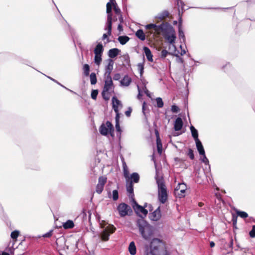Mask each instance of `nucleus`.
Returning <instances> with one entry per match:
<instances>
[{"label": "nucleus", "mask_w": 255, "mask_h": 255, "mask_svg": "<svg viewBox=\"0 0 255 255\" xmlns=\"http://www.w3.org/2000/svg\"><path fill=\"white\" fill-rule=\"evenodd\" d=\"M149 247V249H146L145 255H169L164 248L162 241L159 239H153L150 242Z\"/></svg>", "instance_id": "f257e3e1"}, {"label": "nucleus", "mask_w": 255, "mask_h": 255, "mask_svg": "<svg viewBox=\"0 0 255 255\" xmlns=\"http://www.w3.org/2000/svg\"><path fill=\"white\" fill-rule=\"evenodd\" d=\"M136 225L142 237L146 241H149L153 234L152 227L143 219H138Z\"/></svg>", "instance_id": "f03ea898"}, {"label": "nucleus", "mask_w": 255, "mask_h": 255, "mask_svg": "<svg viewBox=\"0 0 255 255\" xmlns=\"http://www.w3.org/2000/svg\"><path fill=\"white\" fill-rule=\"evenodd\" d=\"M155 179L158 186V200L162 204H164L167 199V190L164 182L162 178H158L157 175L155 177Z\"/></svg>", "instance_id": "7ed1b4c3"}, {"label": "nucleus", "mask_w": 255, "mask_h": 255, "mask_svg": "<svg viewBox=\"0 0 255 255\" xmlns=\"http://www.w3.org/2000/svg\"><path fill=\"white\" fill-rule=\"evenodd\" d=\"M100 133L103 135H107L110 133L111 136H113L114 128L113 124L110 121H107L105 124H102L100 128Z\"/></svg>", "instance_id": "20e7f679"}, {"label": "nucleus", "mask_w": 255, "mask_h": 255, "mask_svg": "<svg viewBox=\"0 0 255 255\" xmlns=\"http://www.w3.org/2000/svg\"><path fill=\"white\" fill-rule=\"evenodd\" d=\"M132 207L138 216L140 217V219H144L148 214V211L145 209L146 206V203L145 204L144 206L139 205L134 199H133Z\"/></svg>", "instance_id": "39448f33"}, {"label": "nucleus", "mask_w": 255, "mask_h": 255, "mask_svg": "<svg viewBox=\"0 0 255 255\" xmlns=\"http://www.w3.org/2000/svg\"><path fill=\"white\" fill-rule=\"evenodd\" d=\"M117 210L121 217H124L127 215H130L132 213L131 207L127 204L122 203L117 207Z\"/></svg>", "instance_id": "423d86ee"}, {"label": "nucleus", "mask_w": 255, "mask_h": 255, "mask_svg": "<svg viewBox=\"0 0 255 255\" xmlns=\"http://www.w3.org/2000/svg\"><path fill=\"white\" fill-rule=\"evenodd\" d=\"M116 228L113 225H109L101 233V238L103 241H107L111 234L116 231Z\"/></svg>", "instance_id": "0eeeda50"}, {"label": "nucleus", "mask_w": 255, "mask_h": 255, "mask_svg": "<svg viewBox=\"0 0 255 255\" xmlns=\"http://www.w3.org/2000/svg\"><path fill=\"white\" fill-rule=\"evenodd\" d=\"M161 31L165 34L169 33L170 32H174L173 27L167 22H162L160 25H157V31Z\"/></svg>", "instance_id": "6e6552de"}, {"label": "nucleus", "mask_w": 255, "mask_h": 255, "mask_svg": "<svg viewBox=\"0 0 255 255\" xmlns=\"http://www.w3.org/2000/svg\"><path fill=\"white\" fill-rule=\"evenodd\" d=\"M165 38L168 41V43L172 44L175 49L176 47L174 45L176 36L174 32H170L169 33H166L165 35Z\"/></svg>", "instance_id": "1a4fd4ad"}, {"label": "nucleus", "mask_w": 255, "mask_h": 255, "mask_svg": "<svg viewBox=\"0 0 255 255\" xmlns=\"http://www.w3.org/2000/svg\"><path fill=\"white\" fill-rule=\"evenodd\" d=\"M178 36L181 40V42L185 43L186 38L184 33L182 29V18L181 16L179 18Z\"/></svg>", "instance_id": "9d476101"}, {"label": "nucleus", "mask_w": 255, "mask_h": 255, "mask_svg": "<svg viewBox=\"0 0 255 255\" xmlns=\"http://www.w3.org/2000/svg\"><path fill=\"white\" fill-rule=\"evenodd\" d=\"M112 24L106 23L104 30H107V32L106 33L103 34L102 37V40H105L109 36L111 35L112 34Z\"/></svg>", "instance_id": "9b49d317"}, {"label": "nucleus", "mask_w": 255, "mask_h": 255, "mask_svg": "<svg viewBox=\"0 0 255 255\" xmlns=\"http://www.w3.org/2000/svg\"><path fill=\"white\" fill-rule=\"evenodd\" d=\"M161 217V212L160 207H158L153 212H152L150 216V218L152 221H157Z\"/></svg>", "instance_id": "f8f14e48"}, {"label": "nucleus", "mask_w": 255, "mask_h": 255, "mask_svg": "<svg viewBox=\"0 0 255 255\" xmlns=\"http://www.w3.org/2000/svg\"><path fill=\"white\" fill-rule=\"evenodd\" d=\"M183 127V121L181 118L178 117L174 123V129L175 131H179Z\"/></svg>", "instance_id": "ddd939ff"}, {"label": "nucleus", "mask_w": 255, "mask_h": 255, "mask_svg": "<svg viewBox=\"0 0 255 255\" xmlns=\"http://www.w3.org/2000/svg\"><path fill=\"white\" fill-rule=\"evenodd\" d=\"M126 189L127 192L129 193L128 197L129 198H131L132 200L133 199L134 197V193H133V185L132 183H128L127 182L126 184Z\"/></svg>", "instance_id": "4468645a"}, {"label": "nucleus", "mask_w": 255, "mask_h": 255, "mask_svg": "<svg viewBox=\"0 0 255 255\" xmlns=\"http://www.w3.org/2000/svg\"><path fill=\"white\" fill-rule=\"evenodd\" d=\"M143 50L148 61L153 62V55L150 49L148 47L144 46Z\"/></svg>", "instance_id": "2eb2a0df"}, {"label": "nucleus", "mask_w": 255, "mask_h": 255, "mask_svg": "<svg viewBox=\"0 0 255 255\" xmlns=\"http://www.w3.org/2000/svg\"><path fill=\"white\" fill-rule=\"evenodd\" d=\"M104 50V47L101 42L98 43L96 46L94 52L95 54L102 55Z\"/></svg>", "instance_id": "dca6fc26"}, {"label": "nucleus", "mask_w": 255, "mask_h": 255, "mask_svg": "<svg viewBox=\"0 0 255 255\" xmlns=\"http://www.w3.org/2000/svg\"><path fill=\"white\" fill-rule=\"evenodd\" d=\"M131 82V78L127 75H125L120 81L121 85L124 86H129Z\"/></svg>", "instance_id": "f3484780"}, {"label": "nucleus", "mask_w": 255, "mask_h": 255, "mask_svg": "<svg viewBox=\"0 0 255 255\" xmlns=\"http://www.w3.org/2000/svg\"><path fill=\"white\" fill-rule=\"evenodd\" d=\"M120 52V50L117 48L111 49L108 51V56L110 59L114 58L118 56Z\"/></svg>", "instance_id": "a211bd4d"}, {"label": "nucleus", "mask_w": 255, "mask_h": 255, "mask_svg": "<svg viewBox=\"0 0 255 255\" xmlns=\"http://www.w3.org/2000/svg\"><path fill=\"white\" fill-rule=\"evenodd\" d=\"M192 136L194 139L195 140V141H199V139L198 138V130L195 128L191 125L190 127Z\"/></svg>", "instance_id": "6ab92c4d"}, {"label": "nucleus", "mask_w": 255, "mask_h": 255, "mask_svg": "<svg viewBox=\"0 0 255 255\" xmlns=\"http://www.w3.org/2000/svg\"><path fill=\"white\" fill-rule=\"evenodd\" d=\"M195 143L197 149L199 154L201 155L202 154H204L205 153V152L201 141L199 140L196 141Z\"/></svg>", "instance_id": "aec40b11"}, {"label": "nucleus", "mask_w": 255, "mask_h": 255, "mask_svg": "<svg viewBox=\"0 0 255 255\" xmlns=\"http://www.w3.org/2000/svg\"><path fill=\"white\" fill-rule=\"evenodd\" d=\"M113 81H105V84L103 88L104 91L110 92L111 91H113Z\"/></svg>", "instance_id": "412c9836"}, {"label": "nucleus", "mask_w": 255, "mask_h": 255, "mask_svg": "<svg viewBox=\"0 0 255 255\" xmlns=\"http://www.w3.org/2000/svg\"><path fill=\"white\" fill-rule=\"evenodd\" d=\"M128 251L131 255H135L136 253V248L133 241L130 243L128 246Z\"/></svg>", "instance_id": "4be33fe9"}, {"label": "nucleus", "mask_w": 255, "mask_h": 255, "mask_svg": "<svg viewBox=\"0 0 255 255\" xmlns=\"http://www.w3.org/2000/svg\"><path fill=\"white\" fill-rule=\"evenodd\" d=\"M114 62L112 59H108V64L105 68V73H111L113 69Z\"/></svg>", "instance_id": "5701e85b"}, {"label": "nucleus", "mask_w": 255, "mask_h": 255, "mask_svg": "<svg viewBox=\"0 0 255 255\" xmlns=\"http://www.w3.org/2000/svg\"><path fill=\"white\" fill-rule=\"evenodd\" d=\"M106 12L107 13V19L106 23L112 24L113 14L112 8H107Z\"/></svg>", "instance_id": "b1692460"}, {"label": "nucleus", "mask_w": 255, "mask_h": 255, "mask_svg": "<svg viewBox=\"0 0 255 255\" xmlns=\"http://www.w3.org/2000/svg\"><path fill=\"white\" fill-rule=\"evenodd\" d=\"M135 36L141 41H144L145 39V34L141 29H139L136 31Z\"/></svg>", "instance_id": "393cba45"}, {"label": "nucleus", "mask_w": 255, "mask_h": 255, "mask_svg": "<svg viewBox=\"0 0 255 255\" xmlns=\"http://www.w3.org/2000/svg\"><path fill=\"white\" fill-rule=\"evenodd\" d=\"M130 183H138L139 180V176L137 173L134 172L130 175Z\"/></svg>", "instance_id": "a878e982"}, {"label": "nucleus", "mask_w": 255, "mask_h": 255, "mask_svg": "<svg viewBox=\"0 0 255 255\" xmlns=\"http://www.w3.org/2000/svg\"><path fill=\"white\" fill-rule=\"evenodd\" d=\"M118 40L122 45H125L129 41V38L127 35L120 36Z\"/></svg>", "instance_id": "bb28decb"}, {"label": "nucleus", "mask_w": 255, "mask_h": 255, "mask_svg": "<svg viewBox=\"0 0 255 255\" xmlns=\"http://www.w3.org/2000/svg\"><path fill=\"white\" fill-rule=\"evenodd\" d=\"M63 227L65 229H72L74 227V224L72 220H69L63 223Z\"/></svg>", "instance_id": "cd10ccee"}, {"label": "nucleus", "mask_w": 255, "mask_h": 255, "mask_svg": "<svg viewBox=\"0 0 255 255\" xmlns=\"http://www.w3.org/2000/svg\"><path fill=\"white\" fill-rule=\"evenodd\" d=\"M169 13L167 10H163L161 13L158 14L157 16H155L156 18H158L160 20L163 19L165 17L168 16Z\"/></svg>", "instance_id": "c85d7f7f"}, {"label": "nucleus", "mask_w": 255, "mask_h": 255, "mask_svg": "<svg viewBox=\"0 0 255 255\" xmlns=\"http://www.w3.org/2000/svg\"><path fill=\"white\" fill-rule=\"evenodd\" d=\"M186 190L185 189H179V190L176 191L175 190L174 193L175 195L178 198H181L185 196V193Z\"/></svg>", "instance_id": "c756f323"}, {"label": "nucleus", "mask_w": 255, "mask_h": 255, "mask_svg": "<svg viewBox=\"0 0 255 255\" xmlns=\"http://www.w3.org/2000/svg\"><path fill=\"white\" fill-rule=\"evenodd\" d=\"M46 77L50 79L51 81H53L54 82L57 83V84H58L59 85H60V86H61L62 87L65 88V89H66L67 90L70 91V92H71L72 93H73L74 94H76V93L74 92L73 91L71 90H70L68 88H66V87H65L64 85H62L61 83H60L59 82H58L57 80H56L55 79L50 77V76H46Z\"/></svg>", "instance_id": "7c9ffc66"}, {"label": "nucleus", "mask_w": 255, "mask_h": 255, "mask_svg": "<svg viewBox=\"0 0 255 255\" xmlns=\"http://www.w3.org/2000/svg\"><path fill=\"white\" fill-rule=\"evenodd\" d=\"M83 70L84 75L85 76H88L90 73V66L88 64H85L83 66Z\"/></svg>", "instance_id": "2f4dec72"}, {"label": "nucleus", "mask_w": 255, "mask_h": 255, "mask_svg": "<svg viewBox=\"0 0 255 255\" xmlns=\"http://www.w3.org/2000/svg\"><path fill=\"white\" fill-rule=\"evenodd\" d=\"M102 55L95 54L94 56V62L97 65H99L102 62Z\"/></svg>", "instance_id": "473e14b6"}, {"label": "nucleus", "mask_w": 255, "mask_h": 255, "mask_svg": "<svg viewBox=\"0 0 255 255\" xmlns=\"http://www.w3.org/2000/svg\"><path fill=\"white\" fill-rule=\"evenodd\" d=\"M90 82L92 85H95L97 82L96 75L95 73H91L90 75Z\"/></svg>", "instance_id": "72a5a7b5"}, {"label": "nucleus", "mask_w": 255, "mask_h": 255, "mask_svg": "<svg viewBox=\"0 0 255 255\" xmlns=\"http://www.w3.org/2000/svg\"><path fill=\"white\" fill-rule=\"evenodd\" d=\"M177 0V5L178 6L179 14H180V11L179 9V7L181 6V8L182 9V13H183V11L185 10V9H184V6L185 5V3H184V1L181 0Z\"/></svg>", "instance_id": "f704fd0d"}, {"label": "nucleus", "mask_w": 255, "mask_h": 255, "mask_svg": "<svg viewBox=\"0 0 255 255\" xmlns=\"http://www.w3.org/2000/svg\"><path fill=\"white\" fill-rule=\"evenodd\" d=\"M155 101L156 102V106L158 108H161L163 107L164 103L161 98H156Z\"/></svg>", "instance_id": "c9c22d12"}, {"label": "nucleus", "mask_w": 255, "mask_h": 255, "mask_svg": "<svg viewBox=\"0 0 255 255\" xmlns=\"http://www.w3.org/2000/svg\"><path fill=\"white\" fill-rule=\"evenodd\" d=\"M236 213L237 215L242 218L245 219L248 217L247 213L244 211H237Z\"/></svg>", "instance_id": "e433bc0d"}, {"label": "nucleus", "mask_w": 255, "mask_h": 255, "mask_svg": "<svg viewBox=\"0 0 255 255\" xmlns=\"http://www.w3.org/2000/svg\"><path fill=\"white\" fill-rule=\"evenodd\" d=\"M107 182V178L104 176H100L98 179V184L104 186Z\"/></svg>", "instance_id": "4c0bfd02"}, {"label": "nucleus", "mask_w": 255, "mask_h": 255, "mask_svg": "<svg viewBox=\"0 0 255 255\" xmlns=\"http://www.w3.org/2000/svg\"><path fill=\"white\" fill-rule=\"evenodd\" d=\"M113 109H114L115 112L116 114V118H115L116 122H119V120H120V114H119V112L118 108L116 106L114 105Z\"/></svg>", "instance_id": "58836bf2"}, {"label": "nucleus", "mask_w": 255, "mask_h": 255, "mask_svg": "<svg viewBox=\"0 0 255 255\" xmlns=\"http://www.w3.org/2000/svg\"><path fill=\"white\" fill-rule=\"evenodd\" d=\"M112 104L113 107L114 105L116 106L118 108V106L122 105L121 101L118 99V98L116 97H113L112 98Z\"/></svg>", "instance_id": "ea45409f"}, {"label": "nucleus", "mask_w": 255, "mask_h": 255, "mask_svg": "<svg viewBox=\"0 0 255 255\" xmlns=\"http://www.w3.org/2000/svg\"><path fill=\"white\" fill-rule=\"evenodd\" d=\"M112 198L114 201H117L119 199V192L117 190L113 191Z\"/></svg>", "instance_id": "a19ab883"}, {"label": "nucleus", "mask_w": 255, "mask_h": 255, "mask_svg": "<svg viewBox=\"0 0 255 255\" xmlns=\"http://www.w3.org/2000/svg\"><path fill=\"white\" fill-rule=\"evenodd\" d=\"M179 189L186 190V185L184 183H179L175 188L176 191L179 190Z\"/></svg>", "instance_id": "79ce46f5"}, {"label": "nucleus", "mask_w": 255, "mask_h": 255, "mask_svg": "<svg viewBox=\"0 0 255 255\" xmlns=\"http://www.w3.org/2000/svg\"><path fill=\"white\" fill-rule=\"evenodd\" d=\"M146 108H147L146 103L145 101H144L142 103V113H143V115L144 116L145 119L146 120H147V116L146 114Z\"/></svg>", "instance_id": "37998d69"}, {"label": "nucleus", "mask_w": 255, "mask_h": 255, "mask_svg": "<svg viewBox=\"0 0 255 255\" xmlns=\"http://www.w3.org/2000/svg\"><path fill=\"white\" fill-rule=\"evenodd\" d=\"M145 28L147 29H149L150 28H154V30L157 31V25H156V24H154V23L148 24L145 26Z\"/></svg>", "instance_id": "c03bdc74"}, {"label": "nucleus", "mask_w": 255, "mask_h": 255, "mask_svg": "<svg viewBox=\"0 0 255 255\" xmlns=\"http://www.w3.org/2000/svg\"><path fill=\"white\" fill-rule=\"evenodd\" d=\"M114 10L115 11V13L119 16L120 14H121V11L120 8L117 6V3H115V4H114L113 7Z\"/></svg>", "instance_id": "a18cd8bd"}, {"label": "nucleus", "mask_w": 255, "mask_h": 255, "mask_svg": "<svg viewBox=\"0 0 255 255\" xmlns=\"http://www.w3.org/2000/svg\"><path fill=\"white\" fill-rule=\"evenodd\" d=\"M108 92H109L104 90H103L102 92V97L106 101L109 100L110 99V97L108 94Z\"/></svg>", "instance_id": "49530a36"}, {"label": "nucleus", "mask_w": 255, "mask_h": 255, "mask_svg": "<svg viewBox=\"0 0 255 255\" xmlns=\"http://www.w3.org/2000/svg\"><path fill=\"white\" fill-rule=\"evenodd\" d=\"M187 155L189 157V158L191 160H193L194 159V152H193V150L191 148H188V151L187 153Z\"/></svg>", "instance_id": "de8ad7c7"}, {"label": "nucleus", "mask_w": 255, "mask_h": 255, "mask_svg": "<svg viewBox=\"0 0 255 255\" xmlns=\"http://www.w3.org/2000/svg\"><path fill=\"white\" fill-rule=\"evenodd\" d=\"M19 231H18L17 230H15L11 232L10 237L12 239L16 240L17 238L18 237V236L19 235Z\"/></svg>", "instance_id": "09e8293b"}, {"label": "nucleus", "mask_w": 255, "mask_h": 255, "mask_svg": "<svg viewBox=\"0 0 255 255\" xmlns=\"http://www.w3.org/2000/svg\"><path fill=\"white\" fill-rule=\"evenodd\" d=\"M98 94V90H92L91 94V98L94 100H96L97 99Z\"/></svg>", "instance_id": "8fccbe9b"}, {"label": "nucleus", "mask_w": 255, "mask_h": 255, "mask_svg": "<svg viewBox=\"0 0 255 255\" xmlns=\"http://www.w3.org/2000/svg\"><path fill=\"white\" fill-rule=\"evenodd\" d=\"M203 157L201 159L202 162H203L206 165H209V161L208 158H207L205 153L204 154L201 155Z\"/></svg>", "instance_id": "3c124183"}, {"label": "nucleus", "mask_w": 255, "mask_h": 255, "mask_svg": "<svg viewBox=\"0 0 255 255\" xmlns=\"http://www.w3.org/2000/svg\"><path fill=\"white\" fill-rule=\"evenodd\" d=\"M171 110L173 113H178L179 112V108L175 105H173L171 106Z\"/></svg>", "instance_id": "603ef678"}, {"label": "nucleus", "mask_w": 255, "mask_h": 255, "mask_svg": "<svg viewBox=\"0 0 255 255\" xmlns=\"http://www.w3.org/2000/svg\"><path fill=\"white\" fill-rule=\"evenodd\" d=\"M170 54L167 50L166 49H163L161 52V58L163 59L165 58L168 54Z\"/></svg>", "instance_id": "864d4df0"}, {"label": "nucleus", "mask_w": 255, "mask_h": 255, "mask_svg": "<svg viewBox=\"0 0 255 255\" xmlns=\"http://www.w3.org/2000/svg\"><path fill=\"white\" fill-rule=\"evenodd\" d=\"M103 189H104V186L99 185V184H97L96 186V192L100 194L102 192Z\"/></svg>", "instance_id": "5fc2aeb1"}, {"label": "nucleus", "mask_w": 255, "mask_h": 255, "mask_svg": "<svg viewBox=\"0 0 255 255\" xmlns=\"http://www.w3.org/2000/svg\"><path fill=\"white\" fill-rule=\"evenodd\" d=\"M250 237L255 238V225L253 226L252 230L249 232Z\"/></svg>", "instance_id": "6e6d98bb"}, {"label": "nucleus", "mask_w": 255, "mask_h": 255, "mask_svg": "<svg viewBox=\"0 0 255 255\" xmlns=\"http://www.w3.org/2000/svg\"><path fill=\"white\" fill-rule=\"evenodd\" d=\"M138 69L139 70V73L140 76H141L143 73V70H144V66L143 64L142 63H138L137 65Z\"/></svg>", "instance_id": "4d7b16f0"}, {"label": "nucleus", "mask_w": 255, "mask_h": 255, "mask_svg": "<svg viewBox=\"0 0 255 255\" xmlns=\"http://www.w3.org/2000/svg\"><path fill=\"white\" fill-rule=\"evenodd\" d=\"M115 3H116L115 1V0H112L111 1L110 0V1H109L107 3V5H106L107 8H112V7L113 6L114 7V4H115Z\"/></svg>", "instance_id": "13d9d810"}, {"label": "nucleus", "mask_w": 255, "mask_h": 255, "mask_svg": "<svg viewBox=\"0 0 255 255\" xmlns=\"http://www.w3.org/2000/svg\"><path fill=\"white\" fill-rule=\"evenodd\" d=\"M111 73H105V76L106 77V79L105 81H113L112 77L111 76Z\"/></svg>", "instance_id": "bf43d9fd"}, {"label": "nucleus", "mask_w": 255, "mask_h": 255, "mask_svg": "<svg viewBox=\"0 0 255 255\" xmlns=\"http://www.w3.org/2000/svg\"><path fill=\"white\" fill-rule=\"evenodd\" d=\"M137 90H138V94L137 95V98L138 99L140 100L141 99V97H142V91L138 85L137 86Z\"/></svg>", "instance_id": "052dcab7"}, {"label": "nucleus", "mask_w": 255, "mask_h": 255, "mask_svg": "<svg viewBox=\"0 0 255 255\" xmlns=\"http://www.w3.org/2000/svg\"><path fill=\"white\" fill-rule=\"evenodd\" d=\"M175 56L176 57V61L177 63H183L184 60L182 57H181L180 56H179L177 54L175 55Z\"/></svg>", "instance_id": "680f3d73"}, {"label": "nucleus", "mask_w": 255, "mask_h": 255, "mask_svg": "<svg viewBox=\"0 0 255 255\" xmlns=\"http://www.w3.org/2000/svg\"><path fill=\"white\" fill-rule=\"evenodd\" d=\"M53 233V230H51L48 232L46 233V234L43 235L42 237L44 238H49L51 237Z\"/></svg>", "instance_id": "e2e57ef3"}, {"label": "nucleus", "mask_w": 255, "mask_h": 255, "mask_svg": "<svg viewBox=\"0 0 255 255\" xmlns=\"http://www.w3.org/2000/svg\"><path fill=\"white\" fill-rule=\"evenodd\" d=\"M155 133H156V144H157V146L158 144L161 143V142L160 139V138L159 136V133L157 130L155 131Z\"/></svg>", "instance_id": "0e129e2a"}, {"label": "nucleus", "mask_w": 255, "mask_h": 255, "mask_svg": "<svg viewBox=\"0 0 255 255\" xmlns=\"http://www.w3.org/2000/svg\"><path fill=\"white\" fill-rule=\"evenodd\" d=\"M121 79V75L120 73H116L114 75L113 79L116 81L119 80Z\"/></svg>", "instance_id": "69168bd1"}, {"label": "nucleus", "mask_w": 255, "mask_h": 255, "mask_svg": "<svg viewBox=\"0 0 255 255\" xmlns=\"http://www.w3.org/2000/svg\"><path fill=\"white\" fill-rule=\"evenodd\" d=\"M115 127H116V130L120 132V133H121V128H120L119 122H116Z\"/></svg>", "instance_id": "338daca9"}, {"label": "nucleus", "mask_w": 255, "mask_h": 255, "mask_svg": "<svg viewBox=\"0 0 255 255\" xmlns=\"http://www.w3.org/2000/svg\"><path fill=\"white\" fill-rule=\"evenodd\" d=\"M132 111V109L130 107L128 108V110L125 112V114L127 117H129L130 116L131 113Z\"/></svg>", "instance_id": "774afa93"}]
</instances>
